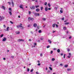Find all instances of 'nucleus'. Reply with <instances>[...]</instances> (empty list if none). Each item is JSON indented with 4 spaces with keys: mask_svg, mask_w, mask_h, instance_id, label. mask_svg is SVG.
<instances>
[{
    "mask_svg": "<svg viewBox=\"0 0 74 74\" xmlns=\"http://www.w3.org/2000/svg\"><path fill=\"white\" fill-rule=\"evenodd\" d=\"M20 25H21L17 26V27H18V28H19V27H21V29H23V27L22 26V24H21Z\"/></svg>",
    "mask_w": 74,
    "mask_h": 74,
    "instance_id": "nucleus-1",
    "label": "nucleus"
},
{
    "mask_svg": "<svg viewBox=\"0 0 74 74\" xmlns=\"http://www.w3.org/2000/svg\"><path fill=\"white\" fill-rule=\"evenodd\" d=\"M30 8L31 9V10H34L35 9V6L33 5Z\"/></svg>",
    "mask_w": 74,
    "mask_h": 74,
    "instance_id": "nucleus-2",
    "label": "nucleus"
},
{
    "mask_svg": "<svg viewBox=\"0 0 74 74\" xmlns=\"http://www.w3.org/2000/svg\"><path fill=\"white\" fill-rule=\"evenodd\" d=\"M0 21H1L2 20H3V19H4V17L2 16V17H1V16H0Z\"/></svg>",
    "mask_w": 74,
    "mask_h": 74,
    "instance_id": "nucleus-3",
    "label": "nucleus"
},
{
    "mask_svg": "<svg viewBox=\"0 0 74 74\" xmlns=\"http://www.w3.org/2000/svg\"><path fill=\"white\" fill-rule=\"evenodd\" d=\"M18 42H21V41H24V40L22 39H18Z\"/></svg>",
    "mask_w": 74,
    "mask_h": 74,
    "instance_id": "nucleus-4",
    "label": "nucleus"
},
{
    "mask_svg": "<svg viewBox=\"0 0 74 74\" xmlns=\"http://www.w3.org/2000/svg\"><path fill=\"white\" fill-rule=\"evenodd\" d=\"M6 40H7V38L5 37L2 40V41H3V42L5 41Z\"/></svg>",
    "mask_w": 74,
    "mask_h": 74,
    "instance_id": "nucleus-5",
    "label": "nucleus"
},
{
    "mask_svg": "<svg viewBox=\"0 0 74 74\" xmlns=\"http://www.w3.org/2000/svg\"><path fill=\"white\" fill-rule=\"evenodd\" d=\"M35 16H40V14L38 13H36L35 14Z\"/></svg>",
    "mask_w": 74,
    "mask_h": 74,
    "instance_id": "nucleus-6",
    "label": "nucleus"
},
{
    "mask_svg": "<svg viewBox=\"0 0 74 74\" xmlns=\"http://www.w3.org/2000/svg\"><path fill=\"white\" fill-rule=\"evenodd\" d=\"M1 8H2L4 10H5V7H4V6H2L1 7Z\"/></svg>",
    "mask_w": 74,
    "mask_h": 74,
    "instance_id": "nucleus-7",
    "label": "nucleus"
},
{
    "mask_svg": "<svg viewBox=\"0 0 74 74\" xmlns=\"http://www.w3.org/2000/svg\"><path fill=\"white\" fill-rule=\"evenodd\" d=\"M69 55L67 56V58H70V57H71V53H69Z\"/></svg>",
    "mask_w": 74,
    "mask_h": 74,
    "instance_id": "nucleus-8",
    "label": "nucleus"
},
{
    "mask_svg": "<svg viewBox=\"0 0 74 74\" xmlns=\"http://www.w3.org/2000/svg\"><path fill=\"white\" fill-rule=\"evenodd\" d=\"M45 11H48V9L47 7H45Z\"/></svg>",
    "mask_w": 74,
    "mask_h": 74,
    "instance_id": "nucleus-9",
    "label": "nucleus"
},
{
    "mask_svg": "<svg viewBox=\"0 0 74 74\" xmlns=\"http://www.w3.org/2000/svg\"><path fill=\"white\" fill-rule=\"evenodd\" d=\"M36 11L37 12H39L40 11V9L39 8H37L36 9Z\"/></svg>",
    "mask_w": 74,
    "mask_h": 74,
    "instance_id": "nucleus-10",
    "label": "nucleus"
},
{
    "mask_svg": "<svg viewBox=\"0 0 74 74\" xmlns=\"http://www.w3.org/2000/svg\"><path fill=\"white\" fill-rule=\"evenodd\" d=\"M48 42L50 43V44H51L52 43V42L51 41V40H48Z\"/></svg>",
    "mask_w": 74,
    "mask_h": 74,
    "instance_id": "nucleus-11",
    "label": "nucleus"
},
{
    "mask_svg": "<svg viewBox=\"0 0 74 74\" xmlns=\"http://www.w3.org/2000/svg\"><path fill=\"white\" fill-rule=\"evenodd\" d=\"M20 8H22V9H23V5H20Z\"/></svg>",
    "mask_w": 74,
    "mask_h": 74,
    "instance_id": "nucleus-12",
    "label": "nucleus"
},
{
    "mask_svg": "<svg viewBox=\"0 0 74 74\" xmlns=\"http://www.w3.org/2000/svg\"><path fill=\"white\" fill-rule=\"evenodd\" d=\"M71 68H68L67 69V71H71Z\"/></svg>",
    "mask_w": 74,
    "mask_h": 74,
    "instance_id": "nucleus-13",
    "label": "nucleus"
},
{
    "mask_svg": "<svg viewBox=\"0 0 74 74\" xmlns=\"http://www.w3.org/2000/svg\"><path fill=\"white\" fill-rule=\"evenodd\" d=\"M60 49H58L57 50V52H58V53H59V52H60Z\"/></svg>",
    "mask_w": 74,
    "mask_h": 74,
    "instance_id": "nucleus-14",
    "label": "nucleus"
},
{
    "mask_svg": "<svg viewBox=\"0 0 74 74\" xmlns=\"http://www.w3.org/2000/svg\"><path fill=\"white\" fill-rule=\"evenodd\" d=\"M20 33V32H16V34H19Z\"/></svg>",
    "mask_w": 74,
    "mask_h": 74,
    "instance_id": "nucleus-15",
    "label": "nucleus"
},
{
    "mask_svg": "<svg viewBox=\"0 0 74 74\" xmlns=\"http://www.w3.org/2000/svg\"><path fill=\"white\" fill-rule=\"evenodd\" d=\"M34 27H37V24L36 23H35L34 24Z\"/></svg>",
    "mask_w": 74,
    "mask_h": 74,
    "instance_id": "nucleus-16",
    "label": "nucleus"
},
{
    "mask_svg": "<svg viewBox=\"0 0 74 74\" xmlns=\"http://www.w3.org/2000/svg\"><path fill=\"white\" fill-rule=\"evenodd\" d=\"M6 31H8V30H9V29H10V28H9V27H8L7 28H6Z\"/></svg>",
    "mask_w": 74,
    "mask_h": 74,
    "instance_id": "nucleus-17",
    "label": "nucleus"
},
{
    "mask_svg": "<svg viewBox=\"0 0 74 74\" xmlns=\"http://www.w3.org/2000/svg\"><path fill=\"white\" fill-rule=\"evenodd\" d=\"M12 4L13 6V7H14V2H13V1H12Z\"/></svg>",
    "mask_w": 74,
    "mask_h": 74,
    "instance_id": "nucleus-18",
    "label": "nucleus"
},
{
    "mask_svg": "<svg viewBox=\"0 0 74 74\" xmlns=\"http://www.w3.org/2000/svg\"><path fill=\"white\" fill-rule=\"evenodd\" d=\"M27 71L29 72L30 71V69L29 68H27Z\"/></svg>",
    "mask_w": 74,
    "mask_h": 74,
    "instance_id": "nucleus-19",
    "label": "nucleus"
},
{
    "mask_svg": "<svg viewBox=\"0 0 74 74\" xmlns=\"http://www.w3.org/2000/svg\"><path fill=\"white\" fill-rule=\"evenodd\" d=\"M32 19V18L31 17H28V19L29 21H31V19Z\"/></svg>",
    "mask_w": 74,
    "mask_h": 74,
    "instance_id": "nucleus-20",
    "label": "nucleus"
},
{
    "mask_svg": "<svg viewBox=\"0 0 74 74\" xmlns=\"http://www.w3.org/2000/svg\"><path fill=\"white\" fill-rule=\"evenodd\" d=\"M49 69H50V70H51V71H52V68L51 67H49Z\"/></svg>",
    "mask_w": 74,
    "mask_h": 74,
    "instance_id": "nucleus-21",
    "label": "nucleus"
},
{
    "mask_svg": "<svg viewBox=\"0 0 74 74\" xmlns=\"http://www.w3.org/2000/svg\"><path fill=\"white\" fill-rule=\"evenodd\" d=\"M47 5L49 7H51V5L50 4V3H48Z\"/></svg>",
    "mask_w": 74,
    "mask_h": 74,
    "instance_id": "nucleus-22",
    "label": "nucleus"
},
{
    "mask_svg": "<svg viewBox=\"0 0 74 74\" xmlns=\"http://www.w3.org/2000/svg\"><path fill=\"white\" fill-rule=\"evenodd\" d=\"M55 23L54 24L52 25V27H55Z\"/></svg>",
    "mask_w": 74,
    "mask_h": 74,
    "instance_id": "nucleus-23",
    "label": "nucleus"
},
{
    "mask_svg": "<svg viewBox=\"0 0 74 74\" xmlns=\"http://www.w3.org/2000/svg\"><path fill=\"white\" fill-rule=\"evenodd\" d=\"M39 7V6L38 5L35 6V7L36 8H38Z\"/></svg>",
    "mask_w": 74,
    "mask_h": 74,
    "instance_id": "nucleus-24",
    "label": "nucleus"
},
{
    "mask_svg": "<svg viewBox=\"0 0 74 74\" xmlns=\"http://www.w3.org/2000/svg\"><path fill=\"white\" fill-rule=\"evenodd\" d=\"M64 67H68V65L66 64V65H65L64 66Z\"/></svg>",
    "mask_w": 74,
    "mask_h": 74,
    "instance_id": "nucleus-25",
    "label": "nucleus"
},
{
    "mask_svg": "<svg viewBox=\"0 0 74 74\" xmlns=\"http://www.w3.org/2000/svg\"><path fill=\"white\" fill-rule=\"evenodd\" d=\"M60 13H63V10H61L60 11Z\"/></svg>",
    "mask_w": 74,
    "mask_h": 74,
    "instance_id": "nucleus-26",
    "label": "nucleus"
},
{
    "mask_svg": "<svg viewBox=\"0 0 74 74\" xmlns=\"http://www.w3.org/2000/svg\"><path fill=\"white\" fill-rule=\"evenodd\" d=\"M40 9H41V11H42V9H43V7H41L40 8Z\"/></svg>",
    "mask_w": 74,
    "mask_h": 74,
    "instance_id": "nucleus-27",
    "label": "nucleus"
},
{
    "mask_svg": "<svg viewBox=\"0 0 74 74\" xmlns=\"http://www.w3.org/2000/svg\"><path fill=\"white\" fill-rule=\"evenodd\" d=\"M70 23H65V25H69Z\"/></svg>",
    "mask_w": 74,
    "mask_h": 74,
    "instance_id": "nucleus-28",
    "label": "nucleus"
},
{
    "mask_svg": "<svg viewBox=\"0 0 74 74\" xmlns=\"http://www.w3.org/2000/svg\"><path fill=\"white\" fill-rule=\"evenodd\" d=\"M9 13L10 15H12V13H11V12H9Z\"/></svg>",
    "mask_w": 74,
    "mask_h": 74,
    "instance_id": "nucleus-29",
    "label": "nucleus"
},
{
    "mask_svg": "<svg viewBox=\"0 0 74 74\" xmlns=\"http://www.w3.org/2000/svg\"><path fill=\"white\" fill-rule=\"evenodd\" d=\"M47 4V2H46L45 3H44V5H46Z\"/></svg>",
    "mask_w": 74,
    "mask_h": 74,
    "instance_id": "nucleus-30",
    "label": "nucleus"
},
{
    "mask_svg": "<svg viewBox=\"0 0 74 74\" xmlns=\"http://www.w3.org/2000/svg\"><path fill=\"white\" fill-rule=\"evenodd\" d=\"M42 20H43V21H45L46 19H45V18H42Z\"/></svg>",
    "mask_w": 74,
    "mask_h": 74,
    "instance_id": "nucleus-31",
    "label": "nucleus"
},
{
    "mask_svg": "<svg viewBox=\"0 0 74 74\" xmlns=\"http://www.w3.org/2000/svg\"><path fill=\"white\" fill-rule=\"evenodd\" d=\"M63 29H64V30H66V27H64Z\"/></svg>",
    "mask_w": 74,
    "mask_h": 74,
    "instance_id": "nucleus-32",
    "label": "nucleus"
},
{
    "mask_svg": "<svg viewBox=\"0 0 74 74\" xmlns=\"http://www.w3.org/2000/svg\"><path fill=\"white\" fill-rule=\"evenodd\" d=\"M67 49V51L68 52H69V51H70V49Z\"/></svg>",
    "mask_w": 74,
    "mask_h": 74,
    "instance_id": "nucleus-33",
    "label": "nucleus"
},
{
    "mask_svg": "<svg viewBox=\"0 0 74 74\" xmlns=\"http://www.w3.org/2000/svg\"><path fill=\"white\" fill-rule=\"evenodd\" d=\"M39 33H41V30H39L38 31Z\"/></svg>",
    "mask_w": 74,
    "mask_h": 74,
    "instance_id": "nucleus-34",
    "label": "nucleus"
},
{
    "mask_svg": "<svg viewBox=\"0 0 74 74\" xmlns=\"http://www.w3.org/2000/svg\"><path fill=\"white\" fill-rule=\"evenodd\" d=\"M3 36H4V35H3V34H2L1 35V37H3Z\"/></svg>",
    "mask_w": 74,
    "mask_h": 74,
    "instance_id": "nucleus-35",
    "label": "nucleus"
},
{
    "mask_svg": "<svg viewBox=\"0 0 74 74\" xmlns=\"http://www.w3.org/2000/svg\"><path fill=\"white\" fill-rule=\"evenodd\" d=\"M56 27L57 28L58 27V25H57V24H56Z\"/></svg>",
    "mask_w": 74,
    "mask_h": 74,
    "instance_id": "nucleus-36",
    "label": "nucleus"
},
{
    "mask_svg": "<svg viewBox=\"0 0 74 74\" xmlns=\"http://www.w3.org/2000/svg\"><path fill=\"white\" fill-rule=\"evenodd\" d=\"M31 21H34V18H31Z\"/></svg>",
    "mask_w": 74,
    "mask_h": 74,
    "instance_id": "nucleus-37",
    "label": "nucleus"
},
{
    "mask_svg": "<svg viewBox=\"0 0 74 74\" xmlns=\"http://www.w3.org/2000/svg\"><path fill=\"white\" fill-rule=\"evenodd\" d=\"M50 47V46L49 45V46H47V48H49Z\"/></svg>",
    "mask_w": 74,
    "mask_h": 74,
    "instance_id": "nucleus-38",
    "label": "nucleus"
},
{
    "mask_svg": "<svg viewBox=\"0 0 74 74\" xmlns=\"http://www.w3.org/2000/svg\"><path fill=\"white\" fill-rule=\"evenodd\" d=\"M66 56V54H64V58H65V57Z\"/></svg>",
    "mask_w": 74,
    "mask_h": 74,
    "instance_id": "nucleus-39",
    "label": "nucleus"
},
{
    "mask_svg": "<svg viewBox=\"0 0 74 74\" xmlns=\"http://www.w3.org/2000/svg\"><path fill=\"white\" fill-rule=\"evenodd\" d=\"M8 4H9L10 5H11V2H8Z\"/></svg>",
    "mask_w": 74,
    "mask_h": 74,
    "instance_id": "nucleus-40",
    "label": "nucleus"
},
{
    "mask_svg": "<svg viewBox=\"0 0 74 74\" xmlns=\"http://www.w3.org/2000/svg\"><path fill=\"white\" fill-rule=\"evenodd\" d=\"M43 39H44V38H40V40H43Z\"/></svg>",
    "mask_w": 74,
    "mask_h": 74,
    "instance_id": "nucleus-41",
    "label": "nucleus"
},
{
    "mask_svg": "<svg viewBox=\"0 0 74 74\" xmlns=\"http://www.w3.org/2000/svg\"><path fill=\"white\" fill-rule=\"evenodd\" d=\"M55 58H53L52 59V61H54V60H55Z\"/></svg>",
    "mask_w": 74,
    "mask_h": 74,
    "instance_id": "nucleus-42",
    "label": "nucleus"
},
{
    "mask_svg": "<svg viewBox=\"0 0 74 74\" xmlns=\"http://www.w3.org/2000/svg\"><path fill=\"white\" fill-rule=\"evenodd\" d=\"M10 23H11L12 24H13V23H14L12 22V21H10Z\"/></svg>",
    "mask_w": 74,
    "mask_h": 74,
    "instance_id": "nucleus-43",
    "label": "nucleus"
},
{
    "mask_svg": "<svg viewBox=\"0 0 74 74\" xmlns=\"http://www.w3.org/2000/svg\"><path fill=\"white\" fill-rule=\"evenodd\" d=\"M51 54H52L53 53V51H51V52H50Z\"/></svg>",
    "mask_w": 74,
    "mask_h": 74,
    "instance_id": "nucleus-44",
    "label": "nucleus"
},
{
    "mask_svg": "<svg viewBox=\"0 0 74 74\" xmlns=\"http://www.w3.org/2000/svg\"><path fill=\"white\" fill-rule=\"evenodd\" d=\"M31 13H32L31 12H30V11L29 12V15H30V14H31Z\"/></svg>",
    "mask_w": 74,
    "mask_h": 74,
    "instance_id": "nucleus-45",
    "label": "nucleus"
},
{
    "mask_svg": "<svg viewBox=\"0 0 74 74\" xmlns=\"http://www.w3.org/2000/svg\"><path fill=\"white\" fill-rule=\"evenodd\" d=\"M33 71V69H32V70H30V72H32Z\"/></svg>",
    "mask_w": 74,
    "mask_h": 74,
    "instance_id": "nucleus-46",
    "label": "nucleus"
},
{
    "mask_svg": "<svg viewBox=\"0 0 74 74\" xmlns=\"http://www.w3.org/2000/svg\"><path fill=\"white\" fill-rule=\"evenodd\" d=\"M40 56H42V53H41L40 54Z\"/></svg>",
    "mask_w": 74,
    "mask_h": 74,
    "instance_id": "nucleus-47",
    "label": "nucleus"
},
{
    "mask_svg": "<svg viewBox=\"0 0 74 74\" xmlns=\"http://www.w3.org/2000/svg\"><path fill=\"white\" fill-rule=\"evenodd\" d=\"M6 27V26H5V25H3V27H4V28H5Z\"/></svg>",
    "mask_w": 74,
    "mask_h": 74,
    "instance_id": "nucleus-48",
    "label": "nucleus"
},
{
    "mask_svg": "<svg viewBox=\"0 0 74 74\" xmlns=\"http://www.w3.org/2000/svg\"><path fill=\"white\" fill-rule=\"evenodd\" d=\"M11 57L12 58H14V56H12Z\"/></svg>",
    "mask_w": 74,
    "mask_h": 74,
    "instance_id": "nucleus-49",
    "label": "nucleus"
},
{
    "mask_svg": "<svg viewBox=\"0 0 74 74\" xmlns=\"http://www.w3.org/2000/svg\"><path fill=\"white\" fill-rule=\"evenodd\" d=\"M38 66H40V65H41V64H40V63H38Z\"/></svg>",
    "mask_w": 74,
    "mask_h": 74,
    "instance_id": "nucleus-50",
    "label": "nucleus"
},
{
    "mask_svg": "<svg viewBox=\"0 0 74 74\" xmlns=\"http://www.w3.org/2000/svg\"><path fill=\"white\" fill-rule=\"evenodd\" d=\"M36 74H39L38 73V72H36Z\"/></svg>",
    "mask_w": 74,
    "mask_h": 74,
    "instance_id": "nucleus-51",
    "label": "nucleus"
},
{
    "mask_svg": "<svg viewBox=\"0 0 74 74\" xmlns=\"http://www.w3.org/2000/svg\"><path fill=\"white\" fill-rule=\"evenodd\" d=\"M60 66H63V64H60Z\"/></svg>",
    "mask_w": 74,
    "mask_h": 74,
    "instance_id": "nucleus-52",
    "label": "nucleus"
},
{
    "mask_svg": "<svg viewBox=\"0 0 74 74\" xmlns=\"http://www.w3.org/2000/svg\"><path fill=\"white\" fill-rule=\"evenodd\" d=\"M62 20H64V18H62Z\"/></svg>",
    "mask_w": 74,
    "mask_h": 74,
    "instance_id": "nucleus-53",
    "label": "nucleus"
},
{
    "mask_svg": "<svg viewBox=\"0 0 74 74\" xmlns=\"http://www.w3.org/2000/svg\"><path fill=\"white\" fill-rule=\"evenodd\" d=\"M9 10H11V8H9Z\"/></svg>",
    "mask_w": 74,
    "mask_h": 74,
    "instance_id": "nucleus-54",
    "label": "nucleus"
},
{
    "mask_svg": "<svg viewBox=\"0 0 74 74\" xmlns=\"http://www.w3.org/2000/svg\"><path fill=\"white\" fill-rule=\"evenodd\" d=\"M56 49H56V48H54L53 49V50H56Z\"/></svg>",
    "mask_w": 74,
    "mask_h": 74,
    "instance_id": "nucleus-55",
    "label": "nucleus"
},
{
    "mask_svg": "<svg viewBox=\"0 0 74 74\" xmlns=\"http://www.w3.org/2000/svg\"><path fill=\"white\" fill-rule=\"evenodd\" d=\"M38 63H40V61H39V60H38Z\"/></svg>",
    "mask_w": 74,
    "mask_h": 74,
    "instance_id": "nucleus-56",
    "label": "nucleus"
},
{
    "mask_svg": "<svg viewBox=\"0 0 74 74\" xmlns=\"http://www.w3.org/2000/svg\"><path fill=\"white\" fill-rule=\"evenodd\" d=\"M48 10H51V8H49L48 9Z\"/></svg>",
    "mask_w": 74,
    "mask_h": 74,
    "instance_id": "nucleus-57",
    "label": "nucleus"
},
{
    "mask_svg": "<svg viewBox=\"0 0 74 74\" xmlns=\"http://www.w3.org/2000/svg\"><path fill=\"white\" fill-rule=\"evenodd\" d=\"M47 73H50V71H47Z\"/></svg>",
    "mask_w": 74,
    "mask_h": 74,
    "instance_id": "nucleus-58",
    "label": "nucleus"
},
{
    "mask_svg": "<svg viewBox=\"0 0 74 74\" xmlns=\"http://www.w3.org/2000/svg\"><path fill=\"white\" fill-rule=\"evenodd\" d=\"M61 56H63V54L62 53L61 54Z\"/></svg>",
    "mask_w": 74,
    "mask_h": 74,
    "instance_id": "nucleus-59",
    "label": "nucleus"
},
{
    "mask_svg": "<svg viewBox=\"0 0 74 74\" xmlns=\"http://www.w3.org/2000/svg\"><path fill=\"white\" fill-rule=\"evenodd\" d=\"M29 41H32V40L29 39Z\"/></svg>",
    "mask_w": 74,
    "mask_h": 74,
    "instance_id": "nucleus-60",
    "label": "nucleus"
},
{
    "mask_svg": "<svg viewBox=\"0 0 74 74\" xmlns=\"http://www.w3.org/2000/svg\"><path fill=\"white\" fill-rule=\"evenodd\" d=\"M18 17L19 18H21V16H18Z\"/></svg>",
    "mask_w": 74,
    "mask_h": 74,
    "instance_id": "nucleus-61",
    "label": "nucleus"
},
{
    "mask_svg": "<svg viewBox=\"0 0 74 74\" xmlns=\"http://www.w3.org/2000/svg\"><path fill=\"white\" fill-rule=\"evenodd\" d=\"M71 38V36H70L69 37V39H70V38Z\"/></svg>",
    "mask_w": 74,
    "mask_h": 74,
    "instance_id": "nucleus-62",
    "label": "nucleus"
},
{
    "mask_svg": "<svg viewBox=\"0 0 74 74\" xmlns=\"http://www.w3.org/2000/svg\"><path fill=\"white\" fill-rule=\"evenodd\" d=\"M34 45H37V44L35 43H34Z\"/></svg>",
    "mask_w": 74,
    "mask_h": 74,
    "instance_id": "nucleus-63",
    "label": "nucleus"
},
{
    "mask_svg": "<svg viewBox=\"0 0 74 74\" xmlns=\"http://www.w3.org/2000/svg\"><path fill=\"white\" fill-rule=\"evenodd\" d=\"M3 60H5V58H3Z\"/></svg>",
    "mask_w": 74,
    "mask_h": 74,
    "instance_id": "nucleus-64",
    "label": "nucleus"
}]
</instances>
